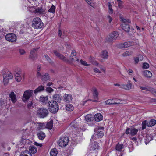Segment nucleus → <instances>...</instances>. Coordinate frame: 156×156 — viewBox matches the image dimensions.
Here are the masks:
<instances>
[{"instance_id":"nucleus-1","label":"nucleus","mask_w":156,"mask_h":156,"mask_svg":"<svg viewBox=\"0 0 156 156\" xmlns=\"http://www.w3.org/2000/svg\"><path fill=\"white\" fill-rule=\"evenodd\" d=\"M49 107V109L50 111L52 113L56 112L59 109L58 105L57 102L55 101H51L48 103Z\"/></svg>"},{"instance_id":"nucleus-2","label":"nucleus","mask_w":156,"mask_h":156,"mask_svg":"<svg viewBox=\"0 0 156 156\" xmlns=\"http://www.w3.org/2000/svg\"><path fill=\"white\" fill-rule=\"evenodd\" d=\"M32 26L36 29H41L44 26V24L41 20L39 17H36L33 19L32 21Z\"/></svg>"},{"instance_id":"nucleus-3","label":"nucleus","mask_w":156,"mask_h":156,"mask_svg":"<svg viewBox=\"0 0 156 156\" xmlns=\"http://www.w3.org/2000/svg\"><path fill=\"white\" fill-rule=\"evenodd\" d=\"M124 145L123 144H120L118 143L116 145L115 149L116 151V154L117 155V156H122L123 154L122 152L124 151Z\"/></svg>"},{"instance_id":"nucleus-4","label":"nucleus","mask_w":156,"mask_h":156,"mask_svg":"<svg viewBox=\"0 0 156 156\" xmlns=\"http://www.w3.org/2000/svg\"><path fill=\"white\" fill-rule=\"evenodd\" d=\"M69 139L66 136H62L58 142V144L61 147L66 146L68 143Z\"/></svg>"},{"instance_id":"nucleus-5","label":"nucleus","mask_w":156,"mask_h":156,"mask_svg":"<svg viewBox=\"0 0 156 156\" xmlns=\"http://www.w3.org/2000/svg\"><path fill=\"white\" fill-rule=\"evenodd\" d=\"M3 78L4 84L6 85L8 82L9 80L12 79L13 78V76L10 72H8L7 73L5 72L3 74Z\"/></svg>"},{"instance_id":"nucleus-6","label":"nucleus","mask_w":156,"mask_h":156,"mask_svg":"<svg viewBox=\"0 0 156 156\" xmlns=\"http://www.w3.org/2000/svg\"><path fill=\"white\" fill-rule=\"evenodd\" d=\"M118 36V33L116 31H114L109 35L106 40L109 42H113L116 39Z\"/></svg>"},{"instance_id":"nucleus-7","label":"nucleus","mask_w":156,"mask_h":156,"mask_svg":"<svg viewBox=\"0 0 156 156\" xmlns=\"http://www.w3.org/2000/svg\"><path fill=\"white\" fill-rule=\"evenodd\" d=\"M5 39L9 42H14L16 40V36L13 33H9L5 36Z\"/></svg>"},{"instance_id":"nucleus-8","label":"nucleus","mask_w":156,"mask_h":156,"mask_svg":"<svg viewBox=\"0 0 156 156\" xmlns=\"http://www.w3.org/2000/svg\"><path fill=\"white\" fill-rule=\"evenodd\" d=\"M138 131V129L134 128H128L126 129L125 133L127 135L130 134L131 136H133L136 135Z\"/></svg>"},{"instance_id":"nucleus-9","label":"nucleus","mask_w":156,"mask_h":156,"mask_svg":"<svg viewBox=\"0 0 156 156\" xmlns=\"http://www.w3.org/2000/svg\"><path fill=\"white\" fill-rule=\"evenodd\" d=\"M38 113L41 118L46 117L48 114V111L47 109L40 108L38 111Z\"/></svg>"},{"instance_id":"nucleus-10","label":"nucleus","mask_w":156,"mask_h":156,"mask_svg":"<svg viewBox=\"0 0 156 156\" xmlns=\"http://www.w3.org/2000/svg\"><path fill=\"white\" fill-rule=\"evenodd\" d=\"M121 88L126 90H129L133 89L132 83L131 81L129 80L127 84H121Z\"/></svg>"},{"instance_id":"nucleus-11","label":"nucleus","mask_w":156,"mask_h":156,"mask_svg":"<svg viewBox=\"0 0 156 156\" xmlns=\"http://www.w3.org/2000/svg\"><path fill=\"white\" fill-rule=\"evenodd\" d=\"M116 98H113L109 99L105 102L106 104L110 105L114 104H125L126 103L123 102V101H121L120 102H115V101L116 100Z\"/></svg>"},{"instance_id":"nucleus-12","label":"nucleus","mask_w":156,"mask_h":156,"mask_svg":"<svg viewBox=\"0 0 156 156\" xmlns=\"http://www.w3.org/2000/svg\"><path fill=\"white\" fill-rule=\"evenodd\" d=\"M34 96L33 90H28L25 91L23 94V98H31Z\"/></svg>"},{"instance_id":"nucleus-13","label":"nucleus","mask_w":156,"mask_h":156,"mask_svg":"<svg viewBox=\"0 0 156 156\" xmlns=\"http://www.w3.org/2000/svg\"><path fill=\"white\" fill-rule=\"evenodd\" d=\"M29 151L26 150L24 151L25 153L27 154L30 153V155L31 154H34L35 153L37 150V148L33 146H30L29 148Z\"/></svg>"},{"instance_id":"nucleus-14","label":"nucleus","mask_w":156,"mask_h":156,"mask_svg":"<svg viewBox=\"0 0 156 156\" xmlns=\"http://www.w3.org/2000/svg\"><path fill=\"white\" fill-rule=\"evenodd\" d=\"M104 128L102 127H98V129L96 128L94 129V131L97 132V136L98 138H101L104 135V133L103 131H101V130H103Z\"/></svg>"},{"instance_id":"nucleus-15","label":"nucleus","mask_w":156,"mask_h":156,"mask_svg":"<svg viewBox=\"0 0 156 156\" xmlns=\"http://www.w3.org/2000/svg\"><path fill=\"white\" fill-rule=\"evenodd\" d=\"M76 51L75 50H73L70 56V60L71 61H76L78 62L79 60L76 56Z\"/></svg>"},{"instance_id":"nucleus-16","label":"nucleus","mask_w":156,"mask_h":156,"mask_svg":"<svg viewBox=\"0 0 156 156\" xmlns=\"http://www.w3.org/2000/svg\"><path fill=\"white\" fill-rule=\"evenodd\" d=\"M45 88L44 86L40 85L35 89L34 92V96H36L37 94L38 93L43 91L44 90Z\"/></svg>"},{"instance_id":"nucleus-17","label":"nucleus","mask_w":156,"mask_h":156,"mask_svg":"<svg viewBox=\"0 0 156 156\" xmlns=\"http://www.w3.org/2000/svg\"><path fill=\"white\" fill-rule=\"evenodd\" d=\"M42 81L43 82V84H44L48 80H50L49 76L48 73H45V74L41 76Z\"/></svg>"},{"instance_id":"nucleus-18","label":"nucleus","mask_w":156,"mask_h":156,"mask_svg":"<svg viewBox=\"0 0 156 156\" xmlns=\"http://www.w3.org/2000/svg\"><path fill=\"white\" fill-rule=\"evenodd\" d=\"M34 11H35V13L38 14H44L45 12V10L41 8H37L36 9H34Z\"/></svg>"},{"instance_id":"nucleus-19","label":"nucleus","mask_w":156,"mask_h":156,"mask_svg":"<svg viewBox=\"0 0 156 156\" xmlns=\"http://www.w3.org/2000/svg\"><path fill=\"white\" fill-rule=\"evenodd\" d=\"M35 49H33L31 51L30 55V58L33 60H34L37 58V55L35 51Z\"/></svg>"},{"instance_id":"nucleus-20","label":"nucleus","mask_w":156,"mask_h":156,"mask_svg":"<svg viewBox=\"0 0 156 156\" xmlns=\"http://www.w3.org/2000/svg\"><path fill=\"white\" fill-rule=\"evenodd\" d=\"M101 56L102 59L101 60L102 62L103 61V59H107L108 57V52L106 50L103 51L101 55Z\"/></svg>"},{"instance_id":"nucleus-21","label":"nucleus","mask_w":156,"mask_h":156,"mask_svg":"<svg viewBox=\"0 0 156 156\" xmlns=\"http://www.w3.org/2000/svg\"><path fill=\"white\" fill-rule=\"evenodd\" d=\"M94 119L96 121L99 122L102 120L103 117L101 114L97 113L94 115Z\"/></svg>"},{"instance_id":"nucleus-22","label":"nucleus","mask_w":156,"mask_h":156,"mask_svg":"<svg viewBox=\"0 0 156 156\" xmlns=\"http://www.w3.org/2000/svg\"><path fill=\"white\" fill-rule=\"evenodd\" d=\"M54 53L56 56L59 57L60 59H62L65 61H68V60H67L64 56L62 55H61L57 51H54Z\"/></svg>"},{"instance_id":"nucleus-23","label":"nucleus","mask_w":156,"mask_h":156,"mask_svg":"<svg viewBox=\"0 0 156 156\" xmlns=\"http://www.w3.org/2000/svg\"><path fill=\"white\" fill-rule=\"evenodd\" d=\"M143 75L147 78H151L152 76V74L149 71L146 70L143 72Z\"/></svg>"},{"instance_id":"nucleus-24","label":"nucleus","mask_w":156,"mask_h":156,"mask_svg":"<svg viewBox=\"0 0 156 156\" xmlns=\"http://www.w3.org/2000/svg\"><path fill=\"white\" fill-rule=\"evenodd\" d=\"M145 142L146 144H147L150 141L153 140L152 136L151 134H147L144 138Z\"/></svg>"},{"instance_id":"nucleus-25","label":"nucleus","mask_w":156,"mask_h":156,"mask_svg":"<svg viewBox=\"0 0 156 156\" xmlns=\"http://www.w3.org/2000/svg\"><path fill=\"white\" fill-rule=\"evenodd\" d=\"M156 124V120L154 119H151L147 123L148 127H151L154 126Z\"/></svg>"},{"instance_id":"nucleus-26","label":"nucleus","mask_w":156,"mask_h":156,"mask_svg":"<svg viewBox=\"0 0 156 156\" xmlns=\"http://www.w3.org/2000/svg\"><path fill=\"white\" fill-rule=\"evenodd\" d=\"M55 7L53 5L51 6L50 9L48 10V12L52 13L51 16V18H53L54 16V14L55 13Z\"/></svg>"},{"instance_id":"nucleus-27","label":"nucleus","mask_w":156,"mask_h":156,"mask_svg":"<svg viewBox=\"0 0 156 156\" xmlns=\"http://www.w3.org/2000/svg\"><path fill=\"white\" fill-rule=\"evenodd\" d=\"M65 108L66 110L69 111L73 110L74 107L72 104L69 103L66 104Z\"/></svg>"},{"instance_id":"nucleus-28","label":"nucleus","mask_w":156,"mask_h":156,"mask_svg":"<svg viewBox=\"0 0 156 156\" xmlns=\"http://www.w3.org/2000/svg\"><path fill=\"white\" fill-rule=\"evenodd\" d=\"M121 26L122 29L125 31L128 32L129 31L130 27L129 25L125 24H122Z\"/></svg>"},{"instance_id":"nucleus-29","label":"nucleus","mask_w":156,"mask_h":156,"mask_svg":"<svg viewBox=\"0 0 156 156\" xmlns=\"http://www.w3.org/2000/svg\"><path fill=\"white\" fill-rule=\"evenodd\" d=\"M124 43L125 48H126L130 46H132L136 44V43H134L133 41L126 42Z\"/></svg>"},{"instance_id":"nucleus-30","label":"nucleus","mask_w":156,"mask_h":156,"mask_svg":"<svg viewBox=\"0 0 156 156\" xmlns=\"http://www.w3.org/2000/svg\"><path fill=\"white\" fill-rule=\"evenodd\" d=\"M139 87L141 89L146 91H151L152 89L151 87L145 86H140Z\"/></svg>"},{"instance_id":"nucleus-31","label":"nucleus","mask_w":156,"mask_h":156,"mask_svg":"<svg viewBox=\"0 0 156 156\" xmlns=\"http://www.w3.org/2000/svg\"><path fill=\"white\" fill-rule=\"evenodd\" d=\"M94 119V118L92 117V115L89 114L87 115L85 117L86 120L88 122L93 121Z\"/></svg>"},{"instance_id":"nucleus-32","label":"nucleus","mask_w":156,"mask_h":156,"mask_svg":"<svg viewBox=\"0 0 156 156\" xmlns=\"http://www.w3.org/2000/svg\"><path fill=\"white\" fill-rule=\"evenodd\" d=\"M37 135L39 139H43L45 137V135L44 133L42 132H40L37 134Z\"/></svg>"},{"instance_id":"nucleus-33","label":"nucleus","mask_w":156,"mask_h":156,"mask_svg":"<svg viewBox=\"0 0 156 156\" xmlns=\"http://www.w3.org/2000/svg\"><path fill=\"white\" fill-rule=\"evenodd\" d=\"M58 154V151L56 148L52 149L50 152L51 156H56Z\"/></svg>"},{"instance_id":"nucleus-34","label":"nucleus","mask_w":156,"mask_h":156,"mask_svg":"<svg viewBox=\"0 0 156 156\" xmlns=\"http://www.w3.org/2000/svg\"><path fill=\"white\" fill-rule=\"evenodd\" d=\"M15 77L16 80L18 82H20L22 79V77L20 76V73H17L15 74Z\"/></svg>"},{"instance_id":"nucleus-35","label":"nucleus","mask_w":156,"mask_h":156,"mask_svg":"<svg viewBox=\"0 0 156 156\" xmlns=\"http://www.w3.org/2000/svg\"><path fill=\"white\" fill-rule=\"evenodd\" d=\"M53 126V121L51 120L50 121L48 122L46 125V127L49 129H51Z\"/></svg>"},{"instance_id":"nucleus-36","label":"nucleus","mask_w":156,"mask_h":156,"mask_svg":"<svg viewBox=\"0 0 156 156\" xmlns=\"http://www.w3.org/2000/svg\"><path fill=\"white\" fill-rule=\"evenodd\" d=\"M91 147L93 150H95L98 149L99 146L98 145L97 142H96L95 143H93V144L91 143Z\"/></svg>"},{"instance_id":"nucleus-37","label":"nucleus","mask_w":156,"mask_h":156,"mask_svg":"<svg viewBox=\"0 0 156 156\" xmlns=\"http://www.w3.org/2000/svg\"><path fill=\"white\" fill-rule=\"evenodd\" d=\"M121 21L123 22V24H126L127 23H130V21L129 19H124L123 17L120 16Z\"/></svg>"},{"instance_id":"nucleus-38","label":"nucleus","mask_w":156,"mask_h":156,"mask_svg":"<svg viewBox=\"0 0 156 156\" xmlns=\"http://www.w3.org/2000/svg\"><path fill=\"white\" fill-rule=\"evenodd\" d=\"M132 53V52L130 51H127L123 53L122 55L123 57L131 55Z\"/></svg>"},{"instance_id":"nucleus-39","label":"nucleus","mask_w":156,"mask_h":156,"mask_svg":"<svg viewBox=\"0 0 156 156\" xmlns=\"http://www.w3.org/2000/svg\"><path fill=\"white\" fill-rule=\"evenodd\" d=\"M96 136L95 135H93L91 137V138L90 139V143H92L93 144V143H95L96 141Z\"/></svg>"},{"instance_id":"nucleus-40","label":"nucleus","mask_w":156,"mask_h":156,"mask_svg":"<svg viewBox=\"0 0 156 156\" xmlns=\"http://www.w3.org/2000/svg\"><path fill=\"white\" fill-rule=\"evenodd\" d=\"M75 122H73L71 124V126L70 128V130H74L75 129H76L77 125H75L74 124V123Z\"/></svg>"},{"instance_id":"nucleus-41","label":"nucleus","mask_w":156,"mask_h":156,"mask_svg":"<svg viewBox=\"0 0 156 156\" xmlns=\"http://www.w3.org/2000/svg\"><path fill=\"white\" fill-rule=\"evenodd\" d=\"M40 101L42 103L46 104L48 102V98H40Z\"/></svg>"},{"instance_id":"nucleus-42","label":"nucleus","mask_w":156,"mask_h":156,"mask_svg":"<svg viewBox=\"0 0 156 156\" xmlns=\"http://www.w3.org/2000/svg\"><path fill=\"white\" fill-rule=\"evenodd\" d=\"M77 62V63H80L81 64L86 66H88L89 65V64H87L86 61H83L82 59L80 60H79L78 62Z\"/></svg>"},{"instance_id":"nucleus-43","label":"nucleus","mask_w":156,"mask_h":156,"mask_svg":"<svg viewBox=\"0 0 156 156\" xmlns=\"http://www.w3.org/2000/svg\"><path fill=\"white\" fill-rule=\"evenodd\" d=\"M93 92L94 97H97L98 96V93L96 88H94L93 89Z\"/></svg>"},{"instance_id":"nucleus-44","label":"nucleus","mask_w":156,"mask_h":156,"mask_svg":"<svg viewBox=\"0 0 156 156\" xmlns=\"http://www.w3.org/2000/svg\"><path fill=\"white\" fill-rule=\"evenodd\" d=\"M147 123L146 120L143 121L142 123V129H144L146 128V126H147Z\"/></svg>"},{"instance_id":"nucleus-45","label":"nucleus","mask_w":156,"mask_h":156,"mask_svg":"<svg viewBox=\"0 0 156 156\" xmlns=\"http://www.w3.org/2000/svg\"><path fill=\"white\" fill-rule=\"evenodd\" d=\"M117 48H125L124 43H121L117 45Z\"/></svg>"},{"instance_id":"nucleus-46","label":"nucleus","mask_w":156,"mask_h":156,"mask_svg":"<svg viewBox=\"0 0 156 156\" xmlns=\"http://www.w3.org/2000/svg\"><path fill=\"white\" fill-rule=\"evenodd\" d=\"M46 90L47 92L51 93L52 92L54 91V90L51 88L49 87H48L46 88Z\"/></svg>"},{"instance_id":"nucleus-47","label":"nucleus","mask_w":156,"mask_h":156,"mask_svg":"<svg viewBox=\"0 0 156 156\" xmlns=\"http://www.w3.org/2000/svg\"><path fill=\"white\" fill-rule=\"evenodd\" d=\"M149 67L148 64L147 63H143V68L144 69H148Z\"/></svg>"},{"instance_id":"nucleus-48","label":"nucleus","mask_w":156,"mask_h":156,"mask_svg":"<svg viewBox=\"0 0 156 156\" xmlns=\"http://www.w3.org/2000/svg\"><path fill=\"white\" fill-rule=\"evenodd\" d=\"M109 12L110 13L112 14L113 12V10L112 8V5L110 3L108 4Z\"/></svg>"},{"instance_id":"nucleus-49","label":"nucleus","mask_w":156,"mask_h":156,"mask_svg":"<svg viewBox=\"0 0 156 156\" xmlns=\"http://www.w3.org/2000/svg\"><path fill=\"white\" fill-rule=\"evenodd\" d=\"M9 95L10 98H16V95L13 91H11Z\"/></svg>"},{"instance_id":"nucleus-50","label":"nucleus","mask_w":156,"mask_h":156,"mask_svg":"<svg viewBox=\"0 0 156 156\" xmlns=\"http://www.w3.org/2000/svg\"><path fill=\"white\" fill-rule=\"evenodd\" d=\"M118 7L120 8H121L122 7V4L123 3V2L122 1H119V2H118Z\"/></svg>"},{"instance_id":"nucleus-51","label":"nucleus","mask_w":156,"mask_h":156,"mask_svg":"<svg viewBox=\"0 0 156 156\" xmlns=\"http://www.w3.org/2000/svg\"><path fill=\"white\" fill-rule=\"evenodd\" d=\"M34 9H36L34 7H29V10L31 12L35 13V11H34Z\"/></svg>"},{"instance_id":"nucleus-52","label":"nucleus","mask_w":156,"mask_h":156,"mask_svg":"<svg viewBox=\"0 0 156 156\" xmlns=\"http://www.w3.org/2000/svg\"><path fill=\"white\" fill-rule=\"evenodd\" d=\"M88 4L91 6H92L93 3V0H84Z\"/></svg>"},{"instance_id":"nucleus-53","label":"nucleus","mask_w":156,"mask_h":156,"mask_svg":"<svg viewBox=\"0 0 156 156\" xmlns=\"http://www.w3.org/2000/svg\"><path fill=\"white\" fill-rule=\"evenodd\" d=\"M63 100L67 102H69L72 101L71 98H62Z\"/></svg>"},{"instance_id":"nucleus-54","label":"nucleus","mask_w":156,"mask_h":156,"mask_svg":"<svg viewBox=\"0 0 156 156\" xmlns=\"http://www.w3.org/2000/svg\"><path fill=\"white\" fill-rule=\"evenodd\" d=\"M45 57L47 60V61L50 63H51V59L49 58V57L47 55H45Z\"/></svg>"},{"instance_id":"nucleus-55","label":"nucleus","mask_w":156,"mask_h":156,"mask_svg":"<svg viewBox=\"0 0 156 156\" xmlns=\"http://www.w3.org/2000/svg\"><path fill=\"white\" fill-rule=\"evenodd\" d=\"M19 52L21 55H23L25 53V52L24 50L23 49H19Z\"/></svg>"},{"instance_id":"nucleus-56","label":"nucleus","mask_w":156,"mask_h":156,"mask_svg":"<svg viewBox=\"0 0 156 156\" xmlns=\"http://www.w3.org/2000/svg\"><path fill=\"white\" fill-rule=\"evenodd\" d=\"M32 101L30 100V101H29V102L28 103V104L27 105L28 107V108H31L32 105Z\"/></svg>"},{"instance_id":"nucleus-57","label":"nucleus","mask_w":156,"mask_h":156,"mask_svg":"<svg viewBox=\"0 0 156 156\" xmlns=\"http://www.w3.org/2000/svg\"><path fill=\"white\" fill-rule=\"evenodd\" d=\"M107 20L109 23H111L112 20V19L110 16H108L107 17Z\"/></svg>"},{"instance_id":"nucleus-58","label":"nucleus","mask_w":156,"mask_h":156,"mask_svg":"<svg viewBox=\"0 0 156 156\" xmlns=\"http://www.w3.org/2000/svg\"><path fill=\"white\" fill-rule=\"evenodd\" d=\"M94 72H96V73H101L100 71L97 68H94Z\"/></svg>"},{"instance_id":"nucleus-59","label":"nucleus","mask_w":156,"mask_h":156,"mask_svg":"<svg viewBox=\"0 0 156 156\" xmlns=\"http://www.w3.org/2000/svg\"><path fill=\"white\" fill-rule=\"evenodd\" d=\"M41 70V65H39L37 66V72H40Z\"/></svg>"},{"instance_id":"nucleus-60","label":"nucleus","mask_w":156,"mask_h":156,"mask_svg":"<svg viewBox=\"0 0 156 156\" xmlns=\"http://www.w3.org/2000/svg\"><path fill=\"white\" fill-rule=\"evenodd\" d=\"M63 98H71L72 97V96L71 94H65V96L63 97Z\"/></svg>"},{"instance_id":"nucleus-61","label":"nucleus","mask_w":156,"mask_h":156,"mask_svg":"<svg viewBox=\"0 0 156 156\" xmlns=\"http://www.w3.org/2000/svg\"><path fill=\"white\" fill-rule=\"evenodd\" d=\"M30 98H22L23 101L25 102H28Z\"/></svg>"},{"instance_id":"nucleus-62","label":"nucleus","mask_w":156,"mask_h":156,"mask_svg":"<svg viewBox=\"0 0 156 156\" xmlns=\"http://www.w3.org/2000/svg\"><path fill=\"white\" fill-rule=\"evenodd\" d=\"M10 100L14 103L16 101V98H11Z\"/></svg>"},{"instance_id":"nucleus-63","label":"nucleus","mask_w":156,"mask_h":156,"mask_svg":"<svg viewBox=\"0 0 156 156\" xmlns=\"http://www.w3.org/2000/svg\"><path fill=\"white\" fill-rule=\"evenodd\" d=\"M37 77H40L41 76V75L40 72H37Z\"/></svg>"},{"instance_id":"nucleus-64","label":"nucleus","mask_w":156,"mask_h":156,"mask_svg":"<svg viewBox=\"0 0 156 156\" xmlns=\"http://www.w3.org/2000/svg\"><path fill=\"white\" fill-rule=\"evenodd\" d=\"M138 58H139V60L140 61H142L143 59V57L141 55H139Z\"/></svg>"}]
</instances>
